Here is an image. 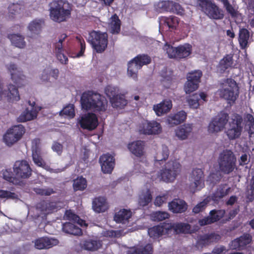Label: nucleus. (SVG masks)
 <instances>
[{"mask_svg":"<svg viewBox=\"0 0 254 254\" xmlns=\"http://www.w3.org/2000/svg\"><path fill=\"white\" fill-rule=\"evenodd\" d=\"M243 120L242 116L239 114L233 113L229 118L228 113L221 111L212 119L208 126V131L210 133H217L222 130L228 123L226 134L229 139L234 140L242 134Z\"/></svg>","mask_w":254,"mask_h":254,"instance_id":"nucleus-1","label":"nucleus"},{"mask_svg":"<svg viewBox=\"0 0 254 254\" xmlns=\"http://www.w3.org/2000/svg\"><path fill=\"white\" fill-rule=\"evenodd\" d=\"M80 103L82 108L85 110L105 111L107 107V101L105 97L93 91L84 92L81 96Z\"/></svg>","mask_w":254,"mask_h":254,"instance_id":"nucleus-2","label":"nucleus"},{"mask_svg":"<svg viewBox=\"0 0 254 254\" xmlns=\"http://www.w3.org/2000/svg\"><path fill=\"white\" fill-rule=\"evenodd\" d=\"M50 17L57 22L65 21L71 16V4L65 0H54L49 4Z\"/></svg>","mask_w":254,"mask_h":254,"instance_id":"nucleus-3","label":"nucleus"},{"mask_svg":"<svg viewBox=\"0 0 254 254\" xmlns=\"http://www.w3.org/2000/svg\"><path fill=\"white\" fill-rule=\"evenodd\" d=\"M220 98L226 100L229 104H234L239 97V88L236 81L232 78L224 79L218 90Z\"/></svg>","mask_w":254,"mask_h":254,"instance_id":"nucleus-4","label":"nucleus"},{"mask_svg":"<svg viewBox=\"0 0 254 254\" xmlns=\"http://www.w3.org/2000/svg\"><path fill=\"white\" fill-rule=\"evenodd\" d=\"M237 159L234 153L229 149L223 150L219 155V169L224 174L228 175L236 168Z\"/></svg>","mask_w":254,"mask_h":254,"instance_id":"nucleus-5","label":"nucleus"},{"mask_svg":"<svg viewBox=\"0 0 254 254\" xmlns=\"http://www.w3.org/2000/svg\"><path fill=\"white\" fill-rule=\"evenodd\" d=\"M181 171V165L177 160H171L160 170V178L166 183L174 182Z\"/></svg>","mask_w":254,"mask_h":254,"instance_id":"nucleus-6","label":"nucleus"},{"mask_svg":"<svg viewBox=\"0 0 254 254\" xmlns=\"http://www.w3.org/2000/svg\"><path fill=\"white\" fill-rule=\"evenodd\" d=\"M163 49L166 51L170 59L180 60L188 57L191 53L192 46L190 44L186 43L174 47L170 44H165Z\"/></svg>","mask_w":254,"mask_h":254,"instance_id":"nucleus-7","label":"nucleus"},{"mask_svg":"<svg viewBox=\"0 0 254 254\" xmlns=\"http://www.w3.org/2000/svg\"><path fill=\"white\" fill-rule=\"evenodd\" d=\"M88 42L98 53L103 52L108 45V35L106 33L92 31L89 33Z\"/></svg>","mask_w":254,"mask_h":254,"instance_id":"nucleus-8","label":"nucleus"},{"mask_svg":"<svg viewBox=\"0 0 254 254\" xmlns=\"http://www.w3.org/2000/svg\"><path fill=\"white\" fill-rule=\"evenodd\" d=\"M196 4L210 18L215 20L223 18V11L211 0H197Z\"/></svg>","mask_w":254,"mask_h":254,"instance_id":"nucleus-9","label":"nucleus"},{"mask_svg":"<svg viewBox=\"0 0 254 254\" xmlns=\"http://www.w3.org/2000/svg\"><path fill=\"white\" fill-rule=\"evenodd\" d=\"M190 184L189 189L192 193L200 190L204 187L203 172L200 169H195L192 170L190 178Z\"/></svg>","mask_w":254,"mask_h":254,"instance_id":"nucleus-10","label":"nucleus"},{"mask_svg":"<svg viewBox=\"0 0 254 254\" xmlns=\"http://www.w3.org/2000/svg\"><path fill=\"white\" fill-rule=\"evenodd\" d=\"M25 133V128L22 125H18L13 127L8 130L3 136V140L9 146L21 139Z\"/></svg>","mask_w":254,"mask_h":254,"instance_id":"nucleus-11","label":"nucleus"},{"mask_svg":"<svg viewBox=\"0 0 254 254\" xmlns=\"http://www.w3.org/2000/svg\"><path fill=\"white\" fill-rule=\"evenodd\" d=\"M139 131L146 135L159 134L162 132V127L159 123L155 121L145 120L140 124Z\"/></svg>","mask_w":254,"mask_h":254,"instance_id":"nucleus-12","label":"nucleus"},{"mask_svg":"<svg viewBox=\"0 0 254 254\" xmlns=\"http://www.w3.org/2000/svg\"><path fill=\"white\" fill-rule=\"evenodd\" d=\"M13 171L17 178H29L32 174V169L25 160L16 161L13 166Z\"/></svg>","mask_w":254,"mask_h":254,"instance_id":"nucleus-13","label":"nucleus"},{"mask_svg":"<svg viewBox=\"0 0 254 254\" xmlns=\"http://www.w3.org/2000/svg\"><path fill=\"white\" fill-rule=\"evenodd\" d=\"M79 123L82 128L93 130L97 127L98 120L96 114L93 113H88L81 117Z\"/></svg>","mask_w":254,"mask_h":254,"instance_id":"nucleus-14","label":"nucleus"},{"mask_svg":"<svg viewBox=\"0 0 254 254\" xmlns=\"http://www.w3.org/2000/svg\"><path fill=\"white\" fill-rule=\"evenodd\" d=\"M220 239L221 236L220 235L215 232L200 235L198 237L195 244V247L197 249H202L203 248L212 243L218 242Z\"/></svg>","mask_w":254,"mask_h":254,"instance_id":"nucleus-15","label":"nucleus"},{"mask_svg":"<svg viewBox=\"0 0 254 254\" xmlns=\"http://www.w3.org/2000/svg\"><path fill=\"white\" fill-rule=\"evenodd\" d=\"M32 156L34 163L39 167L46 165L41 156V141L39 138H35L32 141Z\"/></svg>","mask_w":254,"mask_h":254,"instance_id":"nucleus-16","label":"nucleus"},{"mask_svg":"<svg viewBox=\"0 0 254 254\" xmlns=\"http://www.w3.org/2000/svg\"><path fill=\"white\" fill-rule=\"evenodd\" d=\"M7 68L10 73L11 78L14 83L18 87L24 86L25 84L26 77L23 74L21 71L17 69L16 65L11 64L8 65Z\"/></svg>","mask_w":254,"mask_h":254,"instance_id":"nucleus-17","label":"nucleus"},{"mask_svg":"<svg viewBox=\"0 0 254 254\" xmlns=\"http://www.w3.org/2000/svg\"><path fill=\"white\" fill-rule=\"evenodd\" d=\"M99 161L102 172L105 174L111 173L115 165L114 157L109 153L103 154L100 156Z\"/></svg>","mask_w":254,"mask_h":254,"instance_id":"nucleus-18","label":"nucleus"},{"mask_svg":"<svg viewBox=\"0 0 254 254\" xmlns=\"http://www.w3.org/2000/svg\"><path fill=\"white\" fill-rule=\"evenodd\" d=\"M145 142L140 140L132 141L127 145L129 151L137 157H141L144 154Z\"/></svg>","mask_w":254,"mask_h":254,"instance_id":"nucleus-19","label":"nucleus"},{"mask_svg":"<svg viewBox=\"0 0 254 254\" xmlns=\"http://www.w3.org/2000/svg\"><path fill=\"white\" fill-rule=\"evenodd\" d=\"M169 210L174 213H182L188 209V204L184 200L175 198L168 204Z\"/></svg>","mask_w":254,"mask_h":254,"instance_id":"nucleus-20","label":"nucleus"},{"mask_svg":"<svg viewBox=\"0 0 254 254\" xmlns=\"http://www.w3.org/2000/svg\"><path fill=\"white\" fill-rule=\"evenodd\" d=\"M58 243V240L56 239L41 237L35 240V247L39 250L47 249L57 245Z\"/></svg>","mask_w":254,"mask_h":254,"instance_id":"nucleus-21","label":"nucleus"},{"mask_svg":"<svg viewBox=\"0 0 254 254\" xmlns=\"http://www.w3.org/2000/svg\"><path fill=\"white\" fill-rule=\"evenodd\" d=\"M28 104L32 107V109L29 110L28 108L26 109L17 118V122L19 123L25 122L27 121H31L37 117V112L34 110V107L35 105V102L28 101Z\"/></svg>","mask_w":254,"mask_h":254,"instance_id":"nucleus-22","label":"nucleus"},{"mask_svg":"<svg viewBox=\"0 0 254 254\" xmlns=\"http://www.w3.org/2000/svg\"><path fill=\"white\" fill-rule=\"evenodd\" d=\"M92 208L95 212L98 213L107 211L109 205L106 198L102 196L95 197L92 201Z\"/></svg>","mask_w":254,"mask_h":254,"instance_id":"nucleus-23","label":"nucleus"},{"mask_svg":"<svg viewBox=\"0 0 254 254\" xmlns=\"http://www.w3.org/2000/svg\"><path fill=\"white\" fill-rule=\"evenodd\" d=\"M168 224L163 223L161 225H157L148 229V234L149 236L154 239L159 237L163 234H168Z\"/></svg>","mask_w":254,"mask_h":254,"instance_id":"nucleus-24","label":"nucleus"},{"mask_svg":"<svg viewBox=\"0 0 254 254\" xmlns=\"http://www.w3.org/2000/svg\"><path fill=\"white\" fill-rule=\"evenodd\" d=\"M36 208L43 214L51 213L57 209V203L42 200L37 204Z\"/></svg>","mask_w":254,"mask_h":254,"instance_id":"nucleus-25","label":"nucleus"},{"mask_svg":"<svg viewBox=\"0 0 254 254\" xmlns=\"http://www.w3.org/2000/svg\"><path fill=\"white\" fill-rule=\"evenodd\" d=\"M168 224V231L173 230L176 233H190V225L188 223H167Z\"/></svg>","mask_w":254,"mask_h":254,"instance_id":"nucleus-26","label":"nucleus"},{"mask_svg":"<svg viewBox=\"0 0 254 254\" xmlns=\"http://www.w3.org/2000/svg\"><path fill=\"white\" fill-rule=\"evenodd\" d=\"M172 107L171 100H164L160 103L154 105L153 110L158 116H161L170 111Z\"/></svg>","mask_w":254,"mask_h":254,"instance_id":"nucleus-27","label":"nucleus"},{"mask_svg":"<svg viewBox=\"0 0 254 254\" xmlns=\"http://www.w3.org/2000/svg\"><path fill=\"white\" fill-rule=\"evenodd\" d=\"M186 118V113L184 111H181L174 115L169 116L167 119V121L170 126L173 127L184 122Z\"/></svg>","mask_w":254,"mask_h":254,"instance_id":"nucleus-28","label":"nucleus"},{"mask_svg":"<svg viewBox=\"0 0 254 254\" xmlns=\"http://www.w3.org/2000/svg\"><path fill=\"white\" fill-rule=\"evenodd\" d=\"M226 184L219 185L212 195V199L214 201H219L221 199L226 196L230 191L231 188H226Z\"/></svg>","mask_w":254,"mask_h":254,"instance_id":"nucleus-29","label":"nucleus"},{"mask_svg":"<svg viewBox=\"0 0 254 254\" xmlns=\"http://www.w3.org/2000/svg\"><path fill=\"white\" fill-rule=\"evenodd\" d=\"M192 130L191 125L185 124L177 128L176 130V135L179 139L184 140L188 138Z\"/></svg>","mask_w":254,"mask_h":254,"instance_id":"nucleus-30","label":"nucleus"},{"mask_svg":"<svg viewBox=\"0 0 254 254\" xmlns=\"http://www.w3.org/2000/svg\"><path fill=\"white\" fill-rule=\"evenodd\" d=\"M233 57L232 54H227L220 61L218 67L221 72L223 73L227 69L232 67L234 63Z\"/></svg>","mask_w":254,"mask_h":254,"instance_id":"nucleus-31","label":"nucleus"},{"mask_svg":"<svg viewBox=\"0 0 254 254\" xmlns=\"http://www.w3.org/2000/svg\"><path fill=\"white\" fill-rule=\"evenodd\" d=\"M131 215L130 210L123 209L115 214L114 219L117 223H125L128 221Z\"/></svg>","mask_w":254,"mask_h":254,"instance_id":"nucleus-32","label":"nucleus"},{"mask_svg":"<svg viewBox=\"0 0 254 254\" xmlns=\"http://www.w3.org/2000/svg\"><path fill=\"white\" fill-rule=\"evenodd\" d=\"M63 231L69 234L80 236L82 234V230L70 222H65L63 224Z\"/></svg>","mask_w":254,"mask_h":254,"instance_id":"nucleus-33","label":"nucleus"},{"mask_svg":"<svg viewBox=\"0 0 254 254\" xmlns=\"http://www.w3.org/2000/svg\"><path fill=\"white\" fill-rule=\"evenodd\" d=\"M152 200V195L149 189L143 190L139 195L138 204L140 206L144 207L148 205Z\"/></svg>","mask_w":254,"mask_h":254,"instance_id":"nucleus-34","label":"nucleus"},{"mask_svg":"<svg viewBox=\"0 0 254 254\" xmlns=\"http://www.w3.org/2000/svg\"><path fill=\"white\" fill-rule=\"evenodd\" d=\"M244 124L245 130L248 132L249 136L254 134V117L251 114H246L245 115Z\"/></svg>","mask_w":254,"mask_h":254,"instance_id":"nucleus-35","label":"nucleus"},{"mask_svg":"<svg viewBox=\"0 0 254 254\" xmlns=\"http://www.w3.org/2000/svg\"><path fill=\"white\" fill-rule=\"evenodd\" d=\"M161 20L163 22L164 25L167 26L171 31L175 30L179 23V18L173 15L163 17Z\"/></svg>","mask_w":254,"mask_h":254,"instance_id":"nucleus-36","label":"nucleus"},{"mask_svg":"<svg viewBox=\"0 0 254 254\" xmlns=\"http://www.w3.org/2000/svg\"><path fill=\"white\" fill-rule=\"evenodd\" d=\"M7 100L9 102H14L20 100V95L17 88L15 85L10 84L8 86L7 93Z\"/></svg>","mask_w":254,"mask_h":254,"instance_id":"nucleus-37","label":"nucleus"},{"mask_svg":"<svg viewBox=\"0 0 254 254\" xmlns=\"http://www.w3.org/2000/svg\"><path fill=\"white\" fill-rule=\"evenodd\" d=\"M153 248L151 244H147L144 247L131 248L127 254H152Z\"/></svg>","mask_w":254,"mask_h":254,"instance_id":"nucleus-38","label":"nucleus"},{"mask_svg":"<svg viewBox=\"0 0 254 254\" xmlns=\"http://www.w3.org/2000/svg\"><path fill=\"white\" fill-rule=\"evenodd\" d=\"M250 37V32L246 28H242L239 31V42L241 48L245 49L248 47V40Z\"/></svg>","mask_w":254,"mask_h":254,"instance_id":"nucleus-39","label":"nucleus"},{"mask_svg":"<svg viewBox=\"0 0 254 254\" xmlns=\"http://www.w3.org/2000/svg\"><path fill=\"white\" fill-rule=\"evenodd\" d=\"M141 68L138 64L137 63L132 59L127 64V74L129 76L136 80L137 78V72L139 69Z\"/></svg>","mask_w":254,"mask_h":254,"instance_id":"nucleus-40","label":"nucleus"},{"mask_svg":"<svg viewBox=\"0 0 254 254\" xmlns=\"http://www.w3.org/2000/svg\"><path fill=\"white\" fill-rule=\"evenodd\" d=\"M8 38L10 39L11 43L15 47L23 48L26 45L24 38L20 35L16 34H9L8 35Z\"/></svg>","mask_w":254,"mask_h":254,"instance_id":"nucleus-41","label":"nucleus"},{"mask_svg":"<svg viewBox=\"0 0 254 254\" xmlns=\"http://www.w3.org/2000/svg\"><path fill=\"white\" fill-rule=\"evenodd\" d=\"M64 217L65 219L72 221L74 223L79 224L81 226L86 225L85 221L81 219L70 209L65 211Z\"/></svg>","mask_w":254,"mask_h":254,"instance_id":"nucleus-42","label":"nucleus"},{"mask_svg":"<svg viewBox=\"0 0 254 254\" xmlns=\"http://www.w3.org/2000/svg\"><path fill=\"white\" fill-rule=\"evenodd\" d=\"M44 21L42 19H34L28 25V29L32 33L39 34L42 28V24Z\"/></svg>","mask_w":254,"mask_h":254,"instance_id":"nucleus-43","label":"nucleus"},{"mask_svg":"<svg viewBox=\"0 0 254 254\" xmlns=\"http://www.w3.org/2000/svg\"><path fill=\"white\" fill-rule=\"evenodd\" d=\"M87 187V181L82 176L78 177L73 180V189L74 191L84 190Z\"/></svg>","mask_w":254,"mask_h":254,"instance_id":"nucleus-44","label":"nucleus"},{"mask_svg":"<svg viewBox=\"0 0 254 254\" xmlns=\"http://www.w3.org/2000/svg\"><path fill=\"white\" fill-rule=\"evenodd\" d=\"M102 243L100 241L92 240H86L83 244L84 249L90 251L98 250L102 247Z\"/></svg>","mask_w":254,"mask_h":254,"instance_id":"nucleus-45","label":"nucleus"},{"mask_svg":"<svg viewBox=\"0 0 254 254\" xmlns=\"http://www.w3.org/2000/svg\"><path fill=\"white\" fill-rule=\"evenodd\" d=\"M110 102L113 108L121 109L124 108L127 103L125 96L121 94L111 99Z\"/></svg>","mask_w":254,"mask_h":254,"instance_id":"nucleus-46","label":"nucleus"},{"mask_svg":"<svg viewBox=\"0 0 254 254\" xmlns=\"http://www.w3.org/2000/svg\"><path fill=\"white\" fill-rule=\"evenodd\" d=\"M3 178L7 181L15 185H21L22 182L18 178L13 177V173L10 170L7 169L3 171Z\"/></svg>","mask_w":254,"mask_h":254,"instance_id":"nucleus-47","label":"nucleus"},{"mask_svg":"<svg viewBox=\"0 0 254 254\" xmlns=\"http://www.w3.org/2000/svg\"><path fill=\"white\" fill-rule=\"evenodd\" d=\"M133 61L141 68L143 65L149 64L151 62V58L146 54H139L133 58Z\"/></svg>","mask_w":254,"mask_h":254,"instance_id":"nucleus-48","label":"nucleus"},{"mask_svg":"<svg viewBox=\"0 0 254 254\" xmlns=\"http://www.w3.org/2000/svg\"><path fill=\"white\" fill-rule=\"evenodd\" d=\"M104 92L106 96L110 99V101L120 95L119 94V88L117 87L110 85H107L105 87Z\"/></svg>","mask_w":254,"mask_h":254,"instance_id":"nucleus-49","label":"nucleus"},{"mask_svg":"<svg viewBox=\"0 0 254 254\" xmlns=\"http://www.w3.org/2000/svg\"><path fill=\"white\" fill-rule=\"evenodd\" d=\"M169 155V150L166 145H163L162 151L158 152L155 157V160L156 162H161L167 160Z\"/></svg>","mask_w":254,"mask_h":254,"instance_id":"nucleus-50","label":"nucleus"},{"mask_svg":"<svg viewBox=\"0 0 254 254\" xmlns=\"http://www.w3.org/2000/svg\"><path fill=\"white\" fill-rule=\"evenodd\" d=\"M225 214V211L223 209H213L209 212V215L214 223L219 221Z\"/></svg>","mask_w":254,"mask_h":254,"instance_id":"nucleus-51","label":"nucleus"},{"mask_svg":"<svg viewBox=\"0 0 254 254\" xmlns=\"http://www.w3.org/2000/svg\"><path fill=\"white\" fill-rule=\"evenodd\" d=\"M202 75L201 71L198 70L190 72L187 74V80L195 82L199 84L200 82V78Z\"/></svg>","mask_w":254,"mask_h":254,"instance_id":"nucleus-52","label":"nucleus"},{"mask_svg":"<svg viewBox=\"0 0 254 254\" xmlns=\"http://www.w3.org/2000/svg\"><path fill=\"white\" fill-rule=\"evenodd\" d=\"M60 114L69 118H73L75 116L74 105L71 104L67 105L61 111Z\"/></svg>","mask_w":254,"mask_h":254,"instance_id":"nucleus-53","label":"nucleus"},{"mask_svg":"<svg viewBox=\"0 0 254 254\" xmlns=\"http://www.w3.org/2000/svg\"><path fill=\"white\" fill-rule=\"evenodd\" d=\"M199 84L187 80L184 86V89L187 94L193 92L198 88Z\"/></svg>","mask_w":254,"mask_h":254,"instance_id":"nucleus-54","label":"nucleus"},{"mask_svg":"<svg viewBox=\"0 0 254 254\" xmlns=\"http://www.w3.org/2000/svg\"><path fill=\"white\" fill-rule=\"evenodd\" d=\"M34 191L38 194L41 195L49 196L55 193V191L52 188H36L34 189Z\"/></svg>","mask_w":254,"mask_h":254,"instance_id":"nucleus-55","label":"nucleus"},{"mask_svg":"<svg viewBox=\"0 0 254 254\" xmlns=\"http://www.w3.org/2000/svg\"><path fill=\"white\" fill-rule=\"evenodd\" d=\"M21 10L20 5L18 4L12 3L8 6L9 16L14 18V16L19 13Z\"/></svg>","mask_w":254,"mask_h":254,"instance_id":"nucleus-56","label":"nucleus"},{"mask_svg":"<svg viewBox=\"0 0 254 254\" xmlns=\"http://www.w3.org/2000/svg\"><path fill=\"white\" fill-rule=\"evenodd\" d=\"M111 33L112 34H118L121 31V21L118 17L111 24Z\"/></svg>","mask_w":254,"mask_h":254,"instance_id":"nucleus-57","label":"nucleus"},{"mask_svg":"<svg viewBox=\"0 0 254 254\" xmlns=\"http://www.w3.org/2000/svg\"><path fill=\"white\" fill-rule=\"evenodd\" d=\"M198 94H194L188 99V102L190 107L193 109H197L199 106Z\"/></svg>","mask_w":254,"mask_h":254,"instance_id":"nucleus-58","label":"nucleus"},{"mask_svg":"<svg viewBox=\"0 0 254 254\" xmlns=\"http://www.w3.org/2000/svg\"><path fill=\"white\" fill-rule=\"evenodd\" d=\"M76 40L78 41V43L80 46V51L76 54L75 57L79 58L83 56L86 44L84 40L81 36H76Z\"/></svg>","mask_w":254,"mask_h":254,"instance_id":"nucleus-59","label":"nucleus"},{"mask_svg":"<svg viewBox=\"0 0 254 254\" xmlns=\"http://www.w3.org/2000/svg\"><path fill=\"white\" fill-rule=\"evenodd\" d=\"M238 239L243 249L247 245L250 244L252 241V237L249 234H244Z\"/></svg>","mask_w":254,"mask_h":254,"instance_id":"nucleus-60","label":"nucleus"},{"mask_svg":"<svg viewBox=\"0 0 254 254\" xmlns=\"http://www.w3.org/2000/svg\"><path fill=\"white\" fill-rule=\"evenodd\" d=\"M168 213L164 211H158L153 214V217L156 221H161L169 217Z\"/></svg>","mask_w":254,"mask_h":254,"instance_id":"nucleus-61","label":"nucleus"},{"mask_svg":"<svg viewBox=\"0 0 254 254\" xmlns=\"http://www.w3.org/2000/svg\"><path fill=\"white\" fill-rule=\"evenodd\" d=\"M250 189L248 191L246 197L251 202L254 199V175H253L250 184Z\"/></svg>","mask_w":254,"mask_h":254,"instance_id":"nucleus-62","label":"nucleus"},{"mask_svg":"<svg viewBox=\"0 0 254 254\" xmlns=\"http://www.w3.org/2000/svg\"><path fill=\"white\" fill-rule=\"evenodd\" d=\"M168 196L167 194L157 196L154 201V204L156 206H160L167 201Z\"/></svg>","mask_w":254,"mask_h":254,"instance_id":"nucleus-63","label":"nucleus"},{"mask_svg":"<svg viewBox=\"0 0 254 254\" xmlns=\"http://www.w3.org/2000/svg\"><path fill=\"white\" fill-rule=\"evenodd\" d=\"M207 205V202L204 200L198 203L192 209V212L195 214L198 213L205 209Z\"/></svg>","mask_w":254,"mask_h":254,"instance_id":"nucleus-64","label":"nucleus"}]
</instances>
